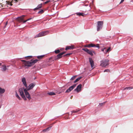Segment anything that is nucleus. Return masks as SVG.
I'll return each instance as SVG.
<instances>
[{
	"mask_svg": "<svg viewBox=\"0 0 133 133\" xmlns=\"http://www.w3.org/2000/svg\"><path fill=\"white\" fill-rule=\"evenodd\" d=\"M38 61L37 59H35L32 60H31L30 61H26L24 60H21V61L23 62V66H24L25 68L27 67H29L34 65Z\"/></svg>",
	"mask_w": 133,
	"mask_h": 133,
	"instance_id": "nucleus-1",
	"label": "nucleus"
},
{
	"mask_svg": "<svg viewBox=\"0 0 133 133\" xmlns=\"http://www.w3.org/2000/svg\"><path fill=\"white\" fill-rule=\"evenodd\" d=\"M25 16L23 15L21 16L18 17L16 18V20L19 22H23V23H24L26 22L27 21L31 19L32 18H31L29 19H28L27 20L23 21V19L24 17H25Z\"/></svg>",
	"mask_w": 133,
	"mask_h": 133,
	"instance_id": "nucleus-2",
	"label": "nucleus"
},
{
	"mask_svg": "<svg viewBox=\"0 0 133 133\" xmlns=\"http://www.w3.org/2000/svg\"><path fill=\"white\" fill-rule=\"evenodd\" d=\"M49 33L48 31H45L40 32L38 34L36 35L34 37L35 38L42 37L48 35Z\"/></svg>",
	"mask_w": 133,
	"mask_h": 133,
	"instance_id": "nucleus-3",
	"label": "nucleus"
},
{
	"mask_svg": "<svg viewBox=\"0 0 133 133\" xmlns=\"http://www.w3.org/2000/svg\"><path fill=\"white\" fill-rule=\"evenodd\" d=\"M109 60L106 59L102 61L101 62L100 65L103 67H105L109 65Z\"/></svg>",
	"mask_w": 133,
	"mask_h": 133,
	"instance_id": "nucleus-4",
	"label": "nucleus"
},
{
	"mask_svg": "<svg viewBox=\"0 0 133 133\" xmlns=\"http://www.w3.org/2000/svg\"><path fill=\"white\" fill-rule=\"evenodd\" d=\"M24 88H20L19 89V91L20 93V94L24 100H27L24 94L23 91L24 90Z\"/></svg>",
	"mask_w": 133,
	"mask_h": 133,
	"instance_id": "nucleus-5",
	"label": "nucleus"
},
{
	"mask_svg": "<svg viewBox=\"0 0 133 133\" xmlns=\"http://www.w3.org/2000/svg\"><path fill=\"white\" fill-rule=\"evenodd\" d=\"M103 24V21H98L97 22V31H99L102 29Z\"/></svg>",
	"mask_w": 133,
	"mask_h": 133,
	"instance_id": "nucleus-6",
	"label": "nucleus"
},
{
	"mask_svg": "<svg viewBox=\"0 0 133 133\" xmlns=\"http://www.w3.org/2000/svg\"><path fill=\"white\" fill-rule=\"evenodd\" d=\"M27 91L28 90L26 89H24V91L25 93L26 97L29 100H30L31 99V98L30 94Z\"/></svg>",
	"mask_w": 133,
	"mask_h": 133,
	"instance_id": "nucleus-7",
	"label": "nucleus"
},
{
	"mask_svg": "<svg viewBox=\"0 0 133 133\" xmlns=\"http://www.w3.org/2000/svg\"><path fill=\"white\" fill-rule=\"evenodd\" d=\"M62 55L61 53L58 54L56 56L53 57L54 60H57L61 58L62 57Z\"/></svg>",
	"mask_w": 133,
	"mask_h": 133,
	"instance_id": "nucleus-8",
	"label": "nucleus"
},
{
	"mask_svg": "<svg viewBox=\"0 0 133 133\" xmlns=\"http://www.w3.org/2000/svg\"><path fill=\"white\" fill-rule=\"evenodd\" d=\"M76 84H74L70 87L65 91L66 93L69 92L72 90L76 86Z\"/></svg>",
	"mask_w": 133,
	"mask_h": 133,
	"instance_id": "nucleus-9",
	"label": "nucleus"
},
{
	"mask_svg": "<svg viewBox=\"0 0 133 133\" xmlns=\"http://www.w3.org/2000/svg\"><path fill=\"white\" fill-rule=\"evenodd\" d=\"M82 50L87 52L88 54L90 55L91 56H92L93 55V54L92 53V51L90 50H89L87 48H82Z\"/></svg>",
	"mask_w": 133,
	"mask_h": 133,
	"instance_id": "nucleus-10",
	"label": "nucleus"
},
{
	"mask_svg": "<svg viewBox=\"0 0 133 133\" xmlns=\"http://www.w3.org/2000/svg\"><path fill=\"white\" fill-rule=\"evenodd\" d=\"M35 83H33L30 84L26 88V89L28 90H29L32 89L35 86Z\"/></svg>",
	"mask_w": 133,
	"mask_h": 133,
	"instance_id": "nucleus-11",
	"label": "nucleus"
},
{
	"mask_svg": "<svg viewBox=\"0 0 133 133\" xmlns=\"http://www.w3.org/2000/svg\"><path fill=\"white\" fill-rule=\"evenodd\" d=\"M89 62L90 63L91 68L92 69L95 68L94 61L92 60V59L91 58H89Z\"/></svg>",
	"mask_w": 133,
	"mask_h": 133,
	"instance_id": "nucleus-12",
	"label": "nucleus"
},
{
	"mask_svg": "<svg viewBox=\"0 0 133 133\" xmlns=\"http://www.w3.org/2000/svg\"><path fill=\"white\" fill-rule=\"evenodd\" d=\"M82 85L79 84L77 87L76 88L74 89V91H76L77 92H79L81 90Z\"/></svg>",
	"mask_w": 133,
	"mask_h": 133,
	"instance_id": "nucleus-13",
	"label": "nucleus"
},
{
	"mask_svg": "<svg viewBox=\"0 0 133 133\" xmlns=\"http://www.w3.org/2000/svg\"><path fill=\"white\" fill-rule=\"evenodd\" d=\"M89 48H90L91 47H95L98 48V49L99 48V44H97L95 45L94 44L91 43L89 44Z\"/></svg>",
	"mask_w": 133,
	"mask_h": 133,
	"instance_id": "nucleus-14",
	"label": "nucleus"
},
{
	"mask_svg": "<svg viewBox=\"0 0 133 133\" xmlns=\"http://www.w3.org/2000/svg\"><path fill=\"white\" fill-rule=\"evenodd\" d=\"M22 82H23V85L25 87H27V84H26V79L25 78L23 77L22 78Z\"/></svg>",
	"mask_w": 133,
	"mask_h": 133,
	"instance_id": "nucleus-15",
	"label": "nucleus"
},
{
	"mask_svg": "<svg viewBox=\"0 0 133 133\" xmlns=\"http://www.w3.org/2000/svg\"><path fill=\"white\" fill-rule=\"evenodd\" d=\"M42 6V4L41 3L39 4L37 7L35 8L34 9V11H35L36 10H38L39 9L41 8Z\"/></svg>",
	"mask_w": 133,
	"mask_h": 133,
	"instance_id": "nucleus-16",
	"label": "nucleus"
},
{
	"mask_svg": "<svg viewBox=\"0 0 133 133\" xmlns=\"http://www.w3.org/2000/svg\"><path fill=\"white\" fill-rule=\"evenodd\" d=\"M74 48V46H67L66 47L65 49L66 50H67L68 49H73Z\"/></svg>",
	"mask_w": 133,
	"mask_h": 133,
	"instance_id": "nucleus-17",
	"label": "nucleus"
},
{
	"mask_svg": "<svg viewBox=\"0 0 133 133\" xmlns=\"http://www.w3.org/2000/svg\"><path fill=\"white\" fill-rule=\"evenodd\" d=\"M7 69L6 66L4 65L2 66V70L3 71H5Z\"/></svg>",
	"mask_w": 133,
	"mask_h": 133,
	"instance_id": "nucleus-18",
	"label": "nucleus"
},
{
	"mask_svg": "<svg viewBox=\"0 0 133 133\" xmlns=\"http://www.w3.org/2000/svg\"><path fill=\"white\" fill-rule=\"evenodd\" d=\"M5 92V90L3 88L0 87V94H3Z\"/></svg>",
	"mask_w": 133,
	"mask_h": 133,
	"instance_id": "nucleus-19",
	"label": "nucleus"
},
{
	"mask_svg": "<svg viewBox=\"0 0 133 133\" xmlns=\"http://www.w3.org/2000/svg\"><path fill=\"white\" fill-rule=\"evenodd\" d=\"M78 16H84L85 15V14L83 13H81V12H78L76 14Z\"/></svg>",
	"mask_w": 133,
	"mask_h": 133,
	"instance_id": "nucleus-20",
	"label": "nucleus"
},
{
	"mask_svg": "<svg viewBox=\"0 0 133 133\" xmlns=\"http://www.w3.org/2000/svg\"><path fill=\"white\" fill-rule=\"evenodd\" d=\"M79 111V110H73L72 111H71V112H72V114H71V115L72 116L74 115H72V113H76L78 111Z\"/></svg>",
	"mask_w": 133,
	"mask_h": 133,
	"instance_id": "nucleus-21",
	"label": "nucleus"
},
{
	"mask_svg": "<svg viewBox=\"0 0 133 133\" xmlns=\"http://www.w3.org/2000/svg\"><path fill=\"white\" fill-rule=\"evenodd\" d=\"M133 88L131 87H129L125 88H124L123 90H131Z\"/></svg>",
	"mask_w": 133,
	"mask_h": 133,
	"instance_id": "nucleus-22",
	"label": "nucleus"
},
{
	"mask_svg": "<svg viewBox=\"0 0 133 133\" xmlns=\"http://www.w3.org/2000/svg\"><path fill=\"white\" fill-rule=\"evenodd\" d=\"M82 78V77H80L78 78L77 79H76L74 82V83H76L78 81H79L81 78Z\"/></svg>",
	"mask_w": 133,
	"mask_h": 133,
	"instance_id": "nucleus-23",
	"label": "nucleus"
},
{
	"mask_svg": "<svg viewBox=\"0 0 133 133\" xmlns=\"http://www.w3.org/2000/svg\"><path fill=\"white\" fill-rule=\"evenodd\" d=\"M47 94L50 95H55V93L52 92H50L47 93Z\"/></svg>",
	"mask_w": 133,
	"mask_h": 133,
	"instance_id": "nucleus-24",
	"label": "nucleus"
},
{
	"mask_svg": "<svg viewBox=\"0 0 133 133\" xmlns=\"http://www.w3.org/2000/svg\"><path fill=\"white\" fill-rule=\"evenodd\" d=\"M45 56L44 55L39 56H37V58L38 59H42L43 57H44Z\"/></svg>",
	"mask_w": 133,
	"mask_h": 133,
	"instance_id": "nucleus-25",
	"label": "nucleus"
},
{
	"mask_svg": "<svg viewBox=\"0 0 133 133\" xmlns=\"http://www.w3.org/2000/svg\"><path fill=\"white\" fill-rule=\"evenodd\" d=\"M16 97L19 100H20L21 99V98H20V97H19V96L17 94V93L16 91Z\"/></svg>",
	"mask_w": 133,
	"mask_h": 133,
	"instance_id": "nucleus-26",
	"label": "nucleus"
},
{
	"mask_svg": "<svg viewBox=\"0 0 133 133\" xmlns=\"http://www.w3.org/2000/svg\"><path fill=\"white\" fill-rule=\"evenodd\" d=\"M111 50V48L110 47H109L108 49L106 51L105 54H107V52Z\"/></svg>",
	"mask_w": 133,
	"mask_h": 133,
	"instance_id": "nucleus-27",
	"label": "nucleus"
},
{
	"mask_svg": "<svg viewBox=\"0 0 133 133\" xmlns=\"http://www.w3.org/2000/svg\"><path fill=\"white\" fill-rule=\"evenodd\" d=\"M60 52V51L59 49H57V50H55V52L56 54H58Z\"/></svg>",
	"mask_w": 133,
	"mask_h": 133,
	"instance_id": "nucleus-28",
	"label": "nucleus"
},
{
	"mask_svg": "<svg viewBox=\"0 0 133 133\" xmlns=\"http://www.w3.org/2000/svg\"><path fill=\"white\" fill-rule=\"evenodd\" d=\"M50 128H51L50 127H48V128H46V129L43 130V131L44 132H45L46 131H47V130H49V129H50Z\"/></svg>",
	"mask_w": 133,
	"mask_h": 133,
	"instance_id": "nucleus-29",
	"label": "nucleus"
},
{
	"mask_svg": "<svg viewBox=\"0 0 133 133\" xmlns=\"http://www.w3.org/2000/svg\"><path fill=\"white\" fill-rule=\"evenodd\" d=\"M76 76H73L70 79V80L72 81L74 80L76 78Z\"/></svg>",
	"mask_w": 133,
	"mask_h": 133,
	"instance_id": "nucleus-30",
	"label": "nucleus"
},
{
	"mask_svg": "<svg viewBox=\"0 0 133 133\" xmlns=\"http://www.w3.org/2000/svg\"><path fill=\"white\" fill-rule=\"evenodd\" d=\"M44 11L43 10H41L39 11L38 12V14H42L43 13Z\"/></svg>",
	"mask_w": 133,
	"mask_h": 133,
	"instance_id": "nucleus-31",
	"label": "nucleus"
},
{
	"mask_svg": "<svg viewBox=\"0 0 133 133\" xmlns=\"http://www.w3.org/2000/svg\"><path fill=\"white\" fill-rule=\"evenodd\" d=\"M72 54V53L68 54H65V55H64V56H69L71 55Z\"/></svg>",
	"mask_w": 133,
	"mask_h": 133,
	"instance_id": "nucleus-32",
	"label": "nucleus"
},
{
	"mask_svg": "<svg viewBox=\"0 0 133 133\" xmlns=\"http://www.w3.org/2000/svg\"><path fill=\"white\" fill-rule=\"evenodd\" d=\"M106 102H103V103H100L99 104V105H100L101 106H102L103 105H104L105 104Z\"/></svg>",
	"mask_w": 133,
	"mask_h": 133,
	"instance_id": "nucleus-33",
	"label": "nucleus"
},
{
	"mask_svg": "<svg viewBox=\"0 0 133 133\" xmlns=\"http://www.w3.org/2000/svg\"><path fill=\"white\" fill-rule=\"evenodd\" d=\"M6 2L7 3L9 4L10 5L12 6V4L9 1H6Z\"/></svg>",
	"mask_w": 133,
	"mask_h": 133,
	"instance_id": "nucleus-34",
	"label": "nucleus"
},
{
	"mask_svg": "<svg viewBox=\"0 0 133 133\" xmlns=\"http://www.w3.org/2000/svg\"><path fill=\"white\" fill-rule=\"evenodd\" d=\"M104 72H110V71L109 69H107L106 70H105L104 71Z\"/></svg>",
	"mask_w": 133,
	"mask_h": 133,
	"instance_id": "nucleus-35",
	"label": "nucleus"
},
{
	"mask_svg": "<svg viewBox=\"0 0 133 133\" xmlns=\"http://www.w3.org/2000/svg\"><path fill=\"white\" fill-rule=\"evenodd\" d=\"M50 2V1L48 0V1H46L44 2V4H46L49 3V2Z\"/></svg>",
	"mask_w": 133,
	"mask_h": 133,
	"instance_id": "nucleus-36",
	"label": "nucleus"
},
{
	"mask_svg": "<svg viewBox=\"0 0 133 133\" xmlns=\"http://www.w3.org/2000/svg\"><path fill=\"white\" fill-rule=\"evenodd\" d=\"M65 53H66V52L64 51V52H61V55H62L63 54H65Z\"/></svg>",
	"mask_w": 133,
	"mask_h": 133,
	"instance_id": "nucleus-37",
	"label": "nucleus"
},
{
	"mask_svg": "<svg viewBox=\"0 0 133 133\" xmlns=\"http://www.w3.org/2000/svg\"><path fill=\"white\" fill-rule=\"evenodd\" d=\"M32 57L31 56H29L26 57V58H28L29 59L31 58Z\"/></svg>",
	"mask_w": 133,
	"mask_h": 133,
	"instance_id": "nucleus-38",
	"label": "nucleus"
},
{
	"mask_svg": "<svg viewBox=\"0 0 133 133\" xmlns=\"http://www.w3.org/2000/svg\"><path fill=\"white\" fill-rule=\"evenodd\" d=\"M8 22H7H7H6V24H5V26H4V28H5L6 27V25H7V24H8Z\"/></svg>",
	"mask_w": 133,
	"mask_h": 133,
	"instance_id": "nucleus-39",
	"label": "nucleus"
},
{
	"mask_svg": "<svg viewBox=\"0 0 133 133\" xmlns=\"http://www.w3.org/2000/svg\"><path fill=\"white\" fill-rule=\"evenodd\" d=\"M84 46L85 47H87L89 48V44H87L85 45Z\"/></svg>",
	"mask_w": 133,
	"mask_h": 133,
	"instance_id": "nucleus-40",
	"label": "nucleus"
},
{
	"mask_svg": "<svg viewBox=\"0 0 133 133\" xmlns=\"http://www.w3.org/2000/svg\"><path fill=\"white\" fill-rule=\"evenodd\" d=\"M124 0H121V1L120 2L119 4H121L124 1Z\"/></svg>",
	"mask_w": 133,
	"mask_h": 133,
	"instance_id": "nucleus-41",
	"label": "nucleus"
},
{
	"mask_svg": "<svg viewBox=\"0 0 133 133\" xmlns=\"http://www.w3.org/2000/svg\"><path fill=\"white\" fill-rule=\"evenodd\" d=\"M106 49V48H104L103 49H102L101 50L102 51L104 52V49Z\"/></svg>",
	"mask_w": 133,
	"mask_h": 133,
	"instance_id": "nucleus-42",
	"label": "nucleus"
},
{
	"mask_svg": "<svg viewBox=\"0 0 133 133\" xmlns=\"http://www.w3.org/2000/svg\"><path fill=\"white\" fill-rule=\"evenodd\" d=\"M18 0H15L16 2H17Z\"/></svg>",
	"mask_w": 133,
	"mask_h": 133,
	"instance_id": "nucleus-43",
	"label": "nucleus"
},
{
	"mask_svg": "<svg viewBox=\"0 0 133 133\" xmlns=\"http://www.w3.org/2000/svg\"><path fill=\"white\" fill-rule=\"evenodd\" d=\"M72 96H71V97L70 98H71V99L72 98Z\"/></svg>",
	"mask_w": 133,
	"mask_h": 133,
	"instance_id": "nucleus-44",
	"label": "nucleus"
},
{
	"mask_svg": "<svg viewBox=\"0 0 133 133\" xmlns=\"http://www.w3.org/2000/svg\"><path fill=\"white\" fill-rule=\"evenodd\" d=\"M1 64H2V63H0V66H1Z\"/></svg>",
	"mask_w": 133,
	"mask_h": 133,
	"instance_id": "nucleus-45",
	"label": "nucleus"
},
{
	"mask_svg": "<svg viewBox=\"0 0 133 133\" xmlns=\"http://www.w3.org/2000/svg\"><path fill=\"white\" fill-rule=\"evenodd\" d=\"M1 7H2L3 6H2V5H1Z\"/></svg>",
	"mask_w": 133,
	"mask_h": 133,
	"instance_id": "nucleus-46",
	"label": "nucleus"
},
{
	"mask_svg": "<svg viewBox=\"0 0 133 133\" xmlns=\"http://www.w3.org/2000/svg\"><path fill=\"white\" fill-rule=\"evenodd\" d=\"M69 83H67V84H69Z\"/></svg>",
	"mask_w": 133,
	"mask_h": 133,
	"instance_id": "nucleus-47",
	"label": "nucleus"
},
{
	"mask_svg": "<svg viewBox=\"0 0 133 133\" xmlns=\"http://www.w3.org/2000/svg\"><path fill=\"white\" fill-rule=\"evenodd\" d=\"M60 50H61V51H62L61 49H60Z\"/></svg>",
	"mask_w": 133,
	"mask_h": 133,
	"instance_id": "nucleus-48",
	"label": "nucleus"
},
{
	"mask_svg": "<svg viewBox=\"0 0 133 133\" xmlns=\"http://www.w3.org/2000/svg\"><path fill=\"white\" fill-rule=\"evenodd\" d=\"M93 52H94H94L93 51Z\"/></svg>",
	"mask_w": 133,
	"mask_h": 133,
	"instance_id": "nucleus-49",
	"label": "nucleus"
}]
</instances>
